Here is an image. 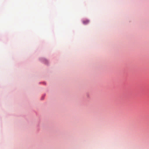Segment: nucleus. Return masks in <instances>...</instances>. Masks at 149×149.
<instances>
[{
	"instance_id": "nucleus-1",
	"label": "nucleus",
	"mask_w": 149,
	"mask_h": 149,
	"mask_svg": "<svg viewBox=\"0 0 149 149\" xmlns=\"http://www.w3.org/2000/svg\"><path fill=\"white\" fill-rule=\"evenodd\" d=\"M89 21L88 20H84L83 22V24H87L89 23Z\"/></svg>"
}]
</instances>
